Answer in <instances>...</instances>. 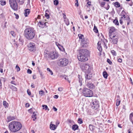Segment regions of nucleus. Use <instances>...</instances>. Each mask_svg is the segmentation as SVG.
Wrapping results in <instances>:
<instances>
[{
	"label": "nucleus",
	"instance_id": "f257e3e1",
	"mask_svg": "<svg viewBox=\"0 0 133 133\" xmlns=\"http://www.w3.org/2000/svg\"><path fill=\"white\" fill-rule=\"evenodd\" d=\"M89 52L86 49H81L79 52L77 58L81 62H85L88 59Z\"/></svg>",
	"mask_w": 133,
	"mask_h": 133
},
{
	"label": "nucleus",
	"instance_id": "f03ea898",
	"mask_svg": "<svg viewBox=\"0 0 133 133\" xmlns=\"http://www.w3.org/2000/svg\"><path fill=\"white\" fill-rule=\"evenodd\" d=\"M22 127V125L19 122L12 121L9 124V129L12 132H15L19 130Z\"/></svg>",
	"mask_w": 133,
	"mask_h": 133
},
{
	"label": "nucleus",
	"instance_id": "7ed1b4c3",
	"mask_svg": "<svg viewBox=\"0 0 133 133\" xmlns=\"http://www.w3.org/2000/svg\"><path fill=\"white\" fill-rule=\"evenodd\" d=\"M35 34V30L32 28H26L24 31V36L28 40L33 39L34 38Z\"/></svg>",
	"mask_w": 133,
	"mask_h": 133
},
{
	"label": "nucleus",
	"instance_id": "20e7f679",
	"mask_svg": "<svg viewBox=\"0 0 133 133\" xmlns=\"http://www.w3.org/2000/svg\"><path fill=\"white\" fill-rule=\"evenodd\" d=\"M109 39L110 41L112 44H117L118 42V37L117 36L115 35L109 34Z\"/></svg>",
	"mask_w": 133,
	"mask_h": 133
},
{
	"label": "nucleus",
	"instance_id": "39448f33",
	"mask_svg": "<svg viewBox=\"0 0 133 133\" xmlns=\"http://www.w3.org/2000/svg\"><path fill=\"white\" fill-rule=\"evenodd\" d=\"M83 93L84 95L86 97H91L93 95L92 91L87 88H84L83 89Z\"/></svg>",
	"mask_w": 133,
	"mask_h": 133
},
{
	"label": "nucleus",
	"instance_id": "423d86ee",
	"mask_svg": "<svg viewBox=\"0 0 133 133\" xmlns=\"http://www.w3.org/2000/svg\"><path fill=\"white\" fill-rule=\"evenodd\" d=\"M11 8L14 10H17L18 5L15 0H9Z\"/></svg>",
	"mask_w": 133,
	"mask_h": 133
},
{
	"label": "nucleus",
	"instance_id": "0eeeda50",
	"mask_svg": "<svg viewBox=\"0 0 133 133\" xmlns=\"http://www.w3.org/2000/svg\"><path fill=\"white\" fill-rule=\"evenodd\" d=\"M59 66H66L68 63V59L66 58H61L59 60Z\"/></svg>",
	"mask_w": 133,
	"mask_h": 133
},
{
	"label": "nucleus",
	"instance_id": "6e6552de",
	"mask_svg": "<svg viewBox=\"0 0 133 133\" xmlns=\"http://www.w3.org/2000/svg\"><path fill=\"white\" fill-rule=\"evenodd\" d=\"M82 69L85 72L91 71V68L89 65L87 64H84L82 66Z\"/></svg>",
	"mask_w": 133,
	"mask_h": 133
},
{
	"label": "nucleus",
	"instance_id": "1a4fd4ad",
	"mask_svg": "<svg viewBox=\"0 0 133 133\" xmlns=\"http://www.w3.org/2000/svg\"><path fill=\"white\" fill-rule=\"evenodd\" d=\"M91 105V108L92 109H95V110L98 109L99 107L98 102L96 99H94L92 101V102Z\"/></svg>",
	"mask_w": 133,
	"mask_h": 133
},
{
	"label": "nucleus",
	"instance_id": "9d476101",
	"mask_svg": "<svg viewBox=\"0 0 133 133\" xmlns=\"http://www.w3.org/2000/svg\"><path fill=\"white\" fill-rule=\"evenodd\" d=\"M46 56L48 55V57H49L52 59L57 58L58 57V54L55 52H50L49 54H46Z\"/></svg>",
	"mask_w": 133,
	"mask_h": 133
},
{
	"label": "nucleus",
	"instance_id": "9b49d317",
	"mask_svg": "<svg viewBox=\"0 0 133 133\" xmlns=\"http://www.w3.org/2000/svg\"><path fill=\"white\" fill-rule=\"evenodd\" d=\"M85 82H88L89 80L91 79L92 77V74L91 71L85 72Z\"/></svg>",
	"mask_w": 133,
	"mask_h": 133
},
{
	"label": "nucleus",
	"instance_id": "f8f14e48",
	"mask_svg": "<svg viewBox=\"0 0 133 133\" xmlns=\"http://www.w3.org/2000/svg\"><path fill=\"white\" fill-rule=\"evenodd\" d=\"M28 49L31 51L34 52L36 50L35 44L33 43H30L28 45Z\"/></svg>",
	"mask_w": 133,
	"mask_h": 133
},
{
	"label": "nucleus",
	"instance_id": "ddd939ff",
	"mask_svg": "<svg viewBox=\"0 0 133 133\" xmlns=\"http://www.w3.org/2000/svg\"><path fill=\"white\" fill-rule=\"evenodd\" d=\"M81 41V47L85 48L88 46V40L87 39H84Z\"/></svg>",
	"mask_w": 133,
	"mask_h": 133
},
{
	"label": "nucleus",
	"instance_id": "4468645a",
	"mask_svg": "<svg viewBox=\"0 0 133 133\" xmlns=\"http://www.w3.org/2000/svg\"><path fill=\"white\" fill-rule=\"evenodd\" d=\"M46 22H43L39 21L38 24V26L41 28H43L45 26H46Z\"/></svg>",
	"mask_w": 133,
	"mask_h": 133
},
{
	"label": "nucleus",
	"instance_id": "2eb2a0df",
	"mask_svg": "<svg viewBox=\"0 0 133 133\" xmlns=\"http://www.w3.org/2000/svg\"><path fill=\"white\" fill-rule=\"evenodd\" d=\"M87 87L89 88L90 89H93L95 87V86L94 85L92 84L90 82H87Z\"/></svg>",
	"mask_w": 133,
	"mask_h": 133
},
{
	"label": "nucleus",
	"instance_id": "dca6fc26",
	"mask_svg": "<svg viewBox=\"0 0 133 133\" xmlns=\"http://www.w3.org/2000/svg\"><path fill=\"white\" fill-rule=\"evenodd\" d=\"M115 30V28L114 27H112L110 28V29L109 30V33L110 34H112V35H114V31Z\"/></svg>",
	"mask_w": 133,
	"mask_h": 133
},
{
	"label": "nucleus",
	"instance_id": "f3484780",
	"mask_svg": "<svg viewBox=\"0 0 133 133\" xmlns=\"http://www.w3.org/2000/svg\"><path fill=\"white\" fill-rule=\"evenodd\" d=\"M56 45L58 47L59 49L62 50V51H64V49L63 48V46H61L60 44L57 42H56Z\"/></svg>",
	"mask_w": 133,
	"mask_h": 133
},
{
	"label": "nucleus",
	"instance_id": "a211bd4d",
	"mask_svg": "<svg viewBox=\"0 0 133 133\" xmlns=\"http://www.w3.org/2000/svg\"><path fill=\"white\" fill-rule=\"evenodd\" d=\"M24 11V15L25 17L27 16L28 15L30 12V10L29 9H26Z\"/></svg>",
	"mask_w": 133,
	"mask_h": 133
},
{
	"label": "nucleus",
	"instance_id": "6ab92c4d",
	"mask_svg": "<svg viewBox=\"0 0 133 133\" xmlns=\"http://www.w3.org/2000/svg\"><path fill=\"white\" fill-rule=\"evenodd\" d=\"M78 126L77 125L75 124L72 125V129L73 130L75 131L78 130Z\"/></svg>",
	"mask_w": 133,
	"mask_h": 133
},
{
	"label": "nucleus",
	"instance_id": "aec40b11",
	"mask_svg": "<svg viewBox=\"0 0 133 133\" xmlns=\"http://www.w3.org/2000/svg\"><path fill=\"white\" fill-rule=\"evenodd\" d=\"M57 126L53 124H51L50 125V128L52 130H55L57 128Z\"/></svg>",
	"mask_w": 133,
	"mask_h": 133
},
{
	"label": "nucleus",
	"instance_id": "412c9836",
	"mask_svg": "<svg viewBox=\"0 0 133 133\" xmlns=\"http://www.w3.org/2000/svg\"><path fill=\"white\" fill-rule=\"evenodd\" d=\"M98 46L97 47V49L100 52H101L102 50V48L101 46V43L100 42H98Z\"/></svg>",
	"mask_w": 133,
	"mask_h": 133
},
{
	"label": "nucleus",
	"instance_id": "4be33fe9",
	"mask_svg": "<svg viewBox=\"0 0 133 133\" xmlns=\"http://www.w3.org/2000/svg\"><path fill=\"white\" fill-rule=\"evenodd\" d=\"M130 120L133 124V112L130 114Z\"/></svg>",
	"mask_w": 133,
	"mask_h": 133
},
{
	"label": "nucleus",
	"instance_id": "5701e85b",
	"mask_svg": "<svg viewBox=\"0 0 133 133\" xmlns=\"http://www.w3.org/2000/svg\"><path fill=\"white\" fill-rule=\"evenodd\" d=\"M78 36L81 41L84 39V36L83 35L79 34H78Z\"/></svg>",
	"mask_w": 133,
	"mask_h": 133
},
{
	"label": "nucleus",
	"instance_id": "b1692460",
	"mask_svg": "<svg viewBox=\"0 0 133 133\" xmlns=\"http://www.w3.org/2000/svg\"><path fill=\"white\" fill-rule=\"evenodd\" d=\"M103 76L106 79L107 78L108 76V74L106 71H104L103 72Z\"/></svg>",
	"mask_w": 133,
	"mask_h": 133
},
{
	"label": "nucleus",
	"instance_id": "393cba45",
	"mask_svg": "<svg viewBox=\"0 0 133 133\" xmlns=\"http://www.w3.org/2000/svg\"><path fill=\"white\" fill-rule=\"evenodd\" d=\"M3 105L4 107L5 108H8L9 105L5 101H4L3 102Z\"/></svg>",
	"mask_w": 133,
	"mask_h": 133
},
{
	"label": "nucleus",
	"instance_id": "a878e982",
	"mask_svg": "<svg viewBox=\"0 0 133 133\" xmlns=\"http://www.w3.org/2000/svg\"><path fill=\"white\" fill-rule=\"evenodd\" d=\"M94 126L92 125H90L89 126V128L90 130L91 131H93L94 130Z\"/></svg>",
	"mask_w": 133,
	"mask_h": 133
},
{
	"label": "nucleus",
	"instance_id": "bb28decb",
	"mask_svg": "<svg viewBox=\"0 0 133 133\" xmlns=\"http://www.w3.org/2000/svg\"><path fill=\"white\" fill-rule=\"evenodd\" d=\"M94 27L93 29V30L96 33H97L98 32V30L97 29V27L95 26V25L94 24Z\"/></svg>",
	"mask_w": 133,
	"mask_h": 133
},
{
	"label": "nucleus",
	"instance_id": "cd10ccee",
	"mask_svg": "<svg viewBox=\"0 0 133 133\" xmlns=\"http://www.w3.org/2000/svg\"><path fill=\"white\" fill-rule=\"evenodd\" d=\"M79 76V83H80V84L81 85H82V79H81V76L80 75H78Z\"/></svg>",
	"mask_w": 133,
	"mask_h": 133
},
{
	"label": "nucleus",
	"instance_id": "c85d7f7f",
	"mask_svg": "<svg viewBox=\"0 0 133 133\" xmlns=\"http://www.w3.org/2000/svg\"><path fill=\"white\" fill-rule=\"evenodd\" d=\"M114 6L117 8L119 7L120 6V4L118 2H116L114 4Z\"/></svg>",
	"mask_w": 133,
	"mask_h": 133
},
{
	"label": "nucleus",
	"instance_id": "c756f323",
	"mask_svg": "<svg viewBox=\"0 0 133 133\" xmlns=\"http://www.w3.org/2000/svg\"><path fill=\"white\" fill-rule=\"evenodd\" d=\"M17 2L19 3L20 4L22 5L24 2V0H16Z\"/></svg>",
	"mask_w": 133,
	"mask_h": 133
},
{
	"label": "nucleus",
	"instance_id": "7c9ffc66",
	"mask_svg": "<svg viewBox=\"0 0 133 133\" xmlns=\"http://www.w3.org/2000/svg\"><path fill=\"white\" fill-rule=\"evenodd\" d=\"M121 99H118L116 100V105L117 106H118L120 104L121 102Z\"/></svg>",
	"mask_w": 133,
	"mask_h": 133
},
{
	"label": "nucleus",
	"instance_id": "2f4dec72",
	"mask_svg": "<svg viewBox=\"0 0 133 133\" xmlns=\"http://www.w3.org/2000/svg\"><path fill=\"white\" fill-rule=\"evenodd\" d=\"M42 107H43V109H45V110H48V111L49 110V109L48 108V107L46 105H43Z\"/></svg>",
	"mask_w": 133,
	"mask_h": 133
},
{
	"label": "nucleus",
	"instance_id": "473e14b6",
	"mask_svg": "<svg viewBox=\"0 0 133 133\" xmlns=\"http://www.w3.org/2000/svg\"><path fill=\"white\" fill-rule=\"evenodd\" d=\"M8 121H10L11 120H14L15 119V118L14 117H8Z\"/></svg>",
	"mask_w": 133,
	"mask_h": 133
},
{
	"label": "nucleus",
	"instance_id": "72a5a7b5",
	"mask_svg": "<svg viewBox=\"0 0 133 133\" xmlns=\"http://www.w3.org/2000/svg\"><path fill=\"white\" fill-rule=\"evenodd\" d=\"M77 122L78 123L80 124H82L83 123V121L82 119L81 118H78Z\"/></svg>",
	"mask_w": 133,
	"mask_h": 133
},
{
	"label": "nucleus",
	"instance_id": "f704fd0d",
	"mask_svg": "<svg viewBox=\"0 0 133 133\" xmlns=\"http://www.w3.org/2000/svg\"><path fill=\"white\" fill-rule=\"evenodd\" d=\"M113 22L116 25H117L119 24L118 22L117 19L114 20Z\"/></svg>",
	"mask_w": 133,
	"mask_h": 133
},
{
	"label": "nucleus",
	"instance_id": "c9c22d12",
	"mask_svg": "<svg viewBox=\"0 0 133 133\" xmlns=\"http://www.w3.org/2000/svg\"><path fill=\"white\" fill-rule=\"evenodd\" d=\"M11 88L14 91H16L17 90V88L15 86L12 85H11Z\"/></svg>",
	"mask_w": 133,
	"mask_h": 133
},
{
	"label": "nucleus",
	"instance_id": "e433bc0d",
	"mask_svg": "<svg viewBox=\"0 0 133 133\" xmlns=\"http://www.w3.org/2000/svg\"><path fill=\"white\" fill-rule=\"evenodd\" d=\"M47 12H48V11L46 10L45 11V16L47 19H48L49 17V15L47 13Z\"/></svg>",
	"mask_w": 133,
	"mask_h": 133
},
{
	"label": "nucleus",
	"instance_id": "4c0bfd02",
	"mask_svg": "<svg viewBox=\"0 0 133 133\" xmlns=\"http://www.w3.org/2000/svg\"><path fill=\"white\" fill-rule=\"evenodd\" d=\"M65 23L66 24V25L67 26L69 24V20L67 19H65Z\"/></svg>",
	"mask_w": 133,
	"mask_h": 133
},
{
	"label": "nucleus",
	"instance_id": "58836bf2",
	"mask_svg": "<svg viewBox=\"0 0 133 133\" xmlns=\"http://www.w3.org/2000/svg\"><path fill=\"white\" fill-rule=\"evenodd\" d=\"M47 70L48 71L50 72V74L51 75H52L53 74V73L52 72L51 70H50V68H48L47 69Z\"/></svg>",
	"mask_w": 133,
	"mask_h": 133
},
{
	"label": "nucleus",
	"instance_id": "ea45409f",
	"mask_svg": "<svg viewBox=\"0 0 133 133\" xmlns=\"http://www.w3.org/2000/svg\"><path fill=\"white\" fill-rule=\"evenodd\" d=\"M54 5H57L59 3L58 0H55L54 1Z\"/></svg>",
	"mask_w": 133,
	"mask_h": 133
},
{
	"label": "nucleus",
	"instance_id": "a19ab883",
	"mask_svg": "<svg viewBox=\"0 0 133 133\" xmlns=\"http://www.w3.org/2000/svg\"><path fill=\"white\" fill-rule=\"evenodd\" d=\"M10 33L12 35V36H13L14 37H15V36L16 35L14 33V31H11Z\"/></svg>",
	"mask_w": 133,
	"mask_h": 133
},
{
	"label": "nucleus",
	"instance_id": "79ce46f5",
	"mask_svg": "<svg viewBox=\"0 0 133 133\" xmlns=\"http://www.w3.org/2000/svg\"><path fill=\"white\" fill-rule=\"evenodd\" d=\"M65 80H67L68 82H69V83L70 82V81H69L68 79V77L67 76H66L65 75V76L64 77V78Z\"/></svg>",
	"mask_w": 133,
	"mask_h": 133
},
{
	"label": "nucleus",
	"instance_id": "37998d69",
	"mask_svg": "<svg viewBox=\"0 0 133 133\" xmlns=\"http://www.w3.org/2000/svg\"><path fill=\"white\" fill-rule=\"evenodd\" d=\"M16 69L17 72L19 71L20 70V68L17 65L16 66Z\"/></svg>",
	"mask_w": 133,
	"mask_h": 133
},
{
	"label": "nucleus",
	"instance_id": "c03bdc74",
	"mask_svg": "<svg viewBox=\"0 0 133 133\" xmlns=\"http://www.w3.org/2000/svg\"><path fill=\"white\" fill-rule=\"evenodd\" d=\"M111 52L113 55H114L115 56H116V52L114 50H112L111 51Z\"/></svg>",
	"mask_w": 133,
	"mask_h": 133
},
{
	"label": "nucleus",
	"instance_id": "a18cd8bd",
	"mask_svg": "<svg viewBox=\"0 0 133 133\" xmlns=\"http://www.w3.org/2000/svg\"><path fill=\"white\" fill-rule=\"evenodd\" d=\"M38 71L39 74L41 75V77L42 78H43V75L42 74V72L39 70Z\"/></svg>",
	"mask_w": 133,
	"mask_h": 133
},
{
	"label": "nucleus",
	"instance_id": "49530a36",
	"mask_svg": "<svg viewBox=\"0 0 133 133\" xmlns=\"http://www.w3.org/2000/svg\"><path fill=\"white\" fill-rule=\"evenodd\" d=\"M39 93L41 95V96H42L44 94V92L42 90H41L39 91Z\"/></svg>",
	"mask_w": 133,
	"mask_h": 133
},
{
	"label": "nucleus",
	"instance_id": "de8ad7c7",
	"mask_svg": "<svg viewBox=\"0 0 133 133\" xmlns=\"http://www.w3.org/2000/svg\"><path fill=\"white\" fill-rule=\"evenodd\" d=\"M1 4L2 5H3L5 4L6 2L5 1H1Z\"/></svg>",
	"mask_w": 133,
	"mask_h": 133
},
{
	"label": "nucleus",
	"instance_id": "09e8293b",
	"mask_svg": "<svg viewBox=\"0 0 133 133\" xmlns=\"http://www.w3.org/2000/svg\"><path fill=\"white\" fill-rule=\"evenodd\" d=\"M107 61L110 64H112V62L110 59H108Z\"/></svg>",
	"mask_w": 133,
	"mask_h": 133
},
{
	"label": "nucleus",
	"instance_id": "8fccbe9b",
	"mask_svg": "<svg viewBox=\"0 0 133 133\" xmlns=\"http://www.w3.org/2000/svg\"><path fill=\"white\" fill-rule=\"evenodd\" d=\"M27 72L29 74H31L32 73L31 70L29 69H28L27 70Z\"/></svg>",
	"mask_w": 133,
	"mask_h": 133
},
{
	"label": "nucleus",
	"instance_id": "3c124183",
	"mask_svg": "<svg viewBox=\"0 0 133 133\" xmlns=\"http://www.w3.org/2000/svg\"><path fill=\"white\" fill-rule=\"evenodd\" d=\"M36 114L35 113V112H33V115H32V118H35V117L36 116Z\"/></svg>",
	"mask_w": 133,
	"mask_h": 133
},
{
	"label": "nucleus",
	"instance_id": "603ef678",
	"mask_svg": "<svg viewBox=\"0 0 133 133\" xmlns=\"http://www.w3.org/2000/svg\"><path fill=\"white\" fill-rule=\"evenodd\" d=\"M105 2H102L101 4V6L103 7L105 5Z\"/></svg>",
	"mask_w": 133,
	"mask_h": 133
},
{
	"label": "nucleus",
	"instance_id": "864d4df0",
	"mask_svg": "<svg viewBox=\"0 0 133 133\" xmlns=\"http://www.w3.org/2000/svg\"><path fill=\"white\" fill-rule=\"evenodd\" d=\"M126 20L127 22H130L131 21L130 18L128 16L127 17V18L126 19Z\"/></svg>",
	"mask_w": 133,
	"mask_h": 133
},
{
	"label": "nucleus",
	"instance_id": "5fc2aeb1",
	"mask_svg": "<svg viewBox=\"0 0 133 133\" xmlns=\"http://www.w3.org/2000/svg\"><path fill=\"white\" fill-rule=\"evenodd\" d=\"M27 92L28 94L29 95H30L31 94V93L30 91V90L29 89H28L27 90Z\"/></svg>",
	"mask_w": 133,
	"mask_h": 133
},
{
	"label": "nucleus",
	"instance_id": "6e6d98bb",
	"mask_svg": "<svg viewBox=\"0 0 133 133\" xmlns=\"http://www.w3.org/2000/svg\"><path fill=\"white\" fill-rule=\"evenodd\" d=\"M63 90V88H62L61 87H59V88L58 89V91H62Z\"/></svg>",
	"mask_w": 133,
	"mask_h": 133
},
{
	"label": "nucleus",
	"instance_id": "4d7b16f0",
	"mask_svg": "<svg viewBox=\"0 0 133 133\" xmlns=\"http://www.w3.org/2000/svg\"><path fill=\"white\" fill-rule=\"evenodd\" d=\"M14 46L16 48H17L18 46V44L16 42L14 43Z\"/></svg>",
	"mask_w": 133,
	"mask_h": 133
},
{
	"label": "nucleus",
	"instance_id": "13d9d810",
	"mask_svg": "<svg viewBox=\"0 0 133 133\" xmlns=\"http://www.w3.org/2000/svg\"><path fill=\"white\" fill-rule=\"evenodd\" d=\"M14 14L16 16V19H18L19 18V16L17 14H16V13H14Z\"/></svg>",
	"mask_w": 133,
	"mask_h": 133
},
{
	"label": "nucleus",
	"instance_id": "bf43d9fd",
	"mask_svg": "<svg viewBox=\"0 0 133 133\" xmlns=\"http://www.w3.org/2000/svg\"><path fill=\"white\" fill-rule=\"evenodd\" d=\"M68 122L70 123H72L73 122H74V121L71 120L69 119L68 120Z\"/></svg>",
	"mask_w": 133,
	"mask_h": 133
},
{
	"label": "nucleus",
	"instance_id": "052dcab7",
	"mask_svg": "<svg viewBox=\"0 0 133 133\" xmlns=\"http://www.w3.org/2000/svg\"><path fill=\"white\" fill-rule=\"evenodd\" d=\"M58 97V96L57 95H55L54 96V97L55 98L57 99Z\"/></svg>",
	"mask_w": 133,
	"mask_h": 133
},
{
	"label": "nucleus",
	"instance_id": "680f3d73",
	"mask_svg": "<svg viewBox=\"0 0 133 133\" xmlns=\"http://www.w3.org/2000/svg\"><path fill=\"white\" fill-rule=\"evenodd\" d=\"M30 106V105L29 103H26L25 104V106L26 107H28Z\"/></svg>",
	"mask_w": 133,
	"mask_h": 133
},
{
	"label": "nucleus",
	"instance_id": "e2e57ef3",
	"mask_svg": "<svg viewBox=\"0 0 133 133\" xmlns=\"http://www.w3.org/2000/svg\"><path fill=\"white\" fill-rule=\"evenodd\" d=\"M116 100L120 99V97L119 95H117L116 96Z\"/></svg>",
	"mask_w": 133,
	"mask_h": 133
},
{
	"label": "nucleus",
	"instance_id": "0e129e2a",
	"mask_svg": "<svg viewBox=\"0 0 133 133\" xmlns=\"http://www.w3.org/2000/svg\"><path fill=\"white\" fill-rule=\"evenodd\" d=\"M76 2L75 3V5H76L77 7H78V1L77 0V1H76Z\"/></svg>",
	"mask_w": 133,
	"mask_h": 133
},
{
	"label": "nucleus",
	"instance_id": "69168bd1",
	"mask_svg": "<svg viewBox=\"0 0 133 133\" xmlns=\"http://www.w3.org/2000/svg\"><path fill=\"white\" fill-rule=\"evenodd\" d=\"M53 109L55 111H56L57 110V109L55 107H54L53 108Z\"/></svg>",
	"mask_w": 133,
	"mask_h": 133
},
{
	"label": "nucleus",
	"instance_id": "338daca9",
	"mask_svg": "<svg viewBox=\"0 0 133 133\" xmlns=\"http://www.w3.org/2000/svg\"><path fill=\"white\" fill-rule=\"evenodd\" d=\"M15 81H11V83L12 84H14L15 85H16V84L15 83Z\"/></svg>",
	"mask_w": 133,
	"mask_h": 133
},
{
	"label": "nucleus",
	"instance_id": "774afa93",
	"mask_svg": "<svg viewBox=\"0 0 133 133\" xmlns=\"http://www.w3.org/2000/svg\"><path fill=\"white\" fill-rule=\"evenodd\" d=\"M122 61V60L121 59L119 58L118 59V61L120 63Z\"/></svg>",
	"mask_w": 133,
	"mask_h": 133
}]
</instances>
